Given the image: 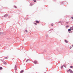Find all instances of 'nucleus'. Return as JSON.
Returning a JSON list of instances; mask_svg holds the SVG:
<instances>
[{
	"label": "nucleus",
	"mask_w": 73,
	"mask_h": 73,
	"mask_svg": "<svg viewBox=\"0 0 73 73\" xmlns=\"http://www.w3.org/2000/svg\"><path fill=\"white\" fill-rule=\"evenodd\" d=\"M2 61L3 62V64H4L5 65H7V62H6V61L3 60H2Z\"/></svg>",
	"instance_id": "1"
},
{
	"label": "nucleus",
	"mask_w": 73,
	"mask_h": 73,
	"mask_svg": "<svg viewBox=\"0 0 73 73\" xmlns=\"http://www.w3.org/2000/svg\"><path fill=\"white\" fill-rule=\"evenodd\" d=\"M72 46L73 47V45H72Z\"/></svg>",
	"instance_id": "36"
},
{
	"label": "nucleus",
	"mask_w": 73,
	"mask_h": 73,
	"mask_svg": "<svg viewBox=\"0 0 73 73\" xmlns=\"http://www.w3.org/2000/svg\"><path fill=\"white\" fill-rule=\"evenodd\" d=\"M46 37H48V35H46Z\"/></svg>",
	"instance_id": "34"
},
{
	"label": "nucleus",
	"mask_w": 73,
	"mask_h": 73,
	"mask_svg": "<svg viewBox=\"0 0 73 73\" xmlns=\"http://www.w3.org/2000/svg\"><path fill=\"white\" fill-rule=\"evenodd\" d=\"M52 30H53V29H50L49 31H52Z\"/></svg>",
	"instance_id": "13"
},
{
	"label": "nucleus",
	"mask_w": 73,
	"mask_h": 73,
	"mask_svg": "<svg viewBox=\"0 0 73 73\" xmlns=\"http://www.w3.org/2000/svg\"><path fill=\"white\" fill-rule=\"evenodd\" d=\"M64 67H65L66 68V65H63Z\"/></svg>",
	"instance_id": "12"
},
{
	"label": "nucleus",
	"mask_w": 73,
	"mask_h": 73,
	"mask_svg": "<svg viewBox=\"0 0 73 73\" xmlns=\"http://www.w3.org/2000/svg\"><path fill=\"white\" fill-rule=\"evenodd\" d=\"M69 72H70V73H73V71H72V70H71L70 69H69Z\"/></svg>",
	"instance_id": "3"
},
{
	"label": "nucleus",
	"mask_w": 73,
	"mask_h": 73,
	"mask_svg": "<svg viewBox=\"0 0 73 73\" xmlns=\"http://www.w3.org/2000/svg\"><path fill=\"white\" fill-rule=\"evenodd\" d=\"M51 26H53V24H51Z\"/></svg>",
	"instance_id": "29"
},
{
	"label": "nucleus",
	"mask_w": 73,
	"mask_h": 73,
	"mask_svg": "<svg viewBox=\"0 0 73 73\" xmlns=\"http://www.w3.org/2000/svg\"><path fill=\"white\" fill-rule=\"evenodd\" d=\"M3 69V67H0V70H2Z\"/></svg>",
	"instance_id": "14"
},
{
	"label": "nucleus",
	"mask_w": 73,
	"mask_h": 73,
	"mask_svg": "<svg viewBox=\"0 0 73 73\" xmlns=\"http://www.w3.org/2000/svg\"><path fill=\"white\" fill-rule=\"evenodd\" d=\"M8 17V14H5L4 15V17Z\"/></svg>",
	"instance_id": "5"
},
{
	"label": "nucleus",
	"mask_w": 73,
	"mask_h": 73,
	"mask_svg": "<svg viewBox=\"0 0 73 73\" xmlns=\"http://www.w3.org/2000/svg\"><path fill=\"white\" fill-rule=\"evenodd\" d=\"M69 27V25L66 26V28H68Z\"/></svg>",
	"instance_id": "25"
},
{
	"label": "nucleus",
	"mask_w": 73,
	"mask_h": 73,
	"mask_svg": "<svg viewBox=\"0 0 73 73\" xmlns=\"http://www.w3.org/2000/svg\"><path fill=\"white\" fill-rule=\"evenodd\" d=\"M71 29H69L68 30V32H70V31H71Z\"/></svg>",
	"instance_id": "10"
},
{
	"label": "nucleus",
	"mask_w": 73,
	"mask_h": 73,
	"mask_svg": "<svg viewBox=\"0 0 73 73\" xmlns=\"http://www.w3.org/2000/svg\"><path fill=\"white\" fill-rule=\"evenodd\" d=\"M71 19H73V17H71Z\"/></svg>",
	"instance_id": "32"
},
{
	"label": "nucleus",
	"mask_w": 73,
	"mask_h": 73,
	"mask_svg": "<svg viewBox=\"0 0 73 73\" xmlns=\"http://www.w3.org/2000/svg\"><path fill=\"white\" fill-rule=\"evenodd\" d=\"M46 50H44V52H46Z\"/></svg>",
	"instance_id": "28"
},
{
	"label": "nucleus",
	"mask_w": 73,
	"mask_h": 73,
	"mask_svg": "<svg viewBox=\"0 0 73 73\" xmlns=\"http://www.w3.org/2000/svg\"><path fill=\"white\" fill-rule=\"evenodd\" d=\"M25 32H27V33L28 32V30H25Z\"/></svg>",
	"instance_id": "24"
},
{
	"label": "nucleus",
	"mask_w": 73,
	"mask_h": 73,
	"mask_svg": "<svg viewBox=\"0 0 73 73\" xmlns=\"http://www.w3.org/2000/svg\"><path fill=\"white\" fill-rule=\"evenodd\" d=\"M61 69H62V68H63V66H62L61 67Z\"/></svg>",
	"instance_id": "22"
},
{
	"label": "nucleus",
	"mask_w": 73,
	"mask_h": 73,
	"mask_svg": "<svg viewBox=\"0 0 73 73\" xmlns=\"http://www.w3.org/2000/svg\"><path fill=\"white\" fill-rule=\"evenodd\" d=\"M35 22L36 23H40V22H39V21H37V20H36L35 21Z\"/></svg>",
	"instance_id": "8"
},
{
	"label": "nucleus",
	"mask_w": 73,
	"mask_h": 73,
	"mask_svg": "<svg viewBox=\"0 0 73 73\" xmlns=\"http://www.w3.org/2000/svg\"><path fill=\"white\" fill-rule=\"evenodd\" d=\"M34 63L35 64H36L37 63V62L36 60H35L34 62Z\"/></svg>",
	"instance_id": "6"
},
{
	"label": "nucleus",
	"mask_w": 73,
	"mask_h": 73,
	"mask_svg": "<svg viewBox=\"0 0 73 73\" xmlns=\"http://www.w3.org/2000/svg\"><path fill=\"white\" fill-rule=\"evenodd\" d=\"M70 49H72V47L71 46H70Z\"/></svg>",
	"instance_id": "31"
},
{
	"label": "nucleus",
	"mask_w": 73,
	"mask_h": 73,
	"mask_svg": "<svg viewBox=\"0 0 73 73\" xmlns=\"http://www.w3.org/2000/svg\"><path fill=\"white\" fill-rule=\"evenodd\" d=\"M15 70V71H16L17 70V66L16 65H15V67L14 68Z\"/></svg>",
	"instance_id": "2"
},
{
	"label": "nucleus",
	"mask_w": 73,
	"mask_h": 73,
	"mask_svg": "<svg viewBox=\"0 0 73 73\" xmlns=\"http://www.w3.org/2000/svg\"><path fill=\"white\" fill-rule=\"evenodd\" d=\"M23 72H24V70H23L20 71V73H23Z\"/></svg>",
	"instance_id": "9"
},
{
	"label": "nucleus",
	"mask_w": 73,
	"mask_h": 73,
	"mask_svg": "<svg viewBox=\"0 0 73 73\" xmlns=\"http://www.w3.org/2000/svg\"><path fill=\"white\" fill-rule=\"evenodd\" d=\"M70 29H71V30H72V31H73V26L71 27H70Z\"/></svg>",
	"instance_id": "7"
},
{
	"label": "nucleus",
	"mask_w": 73,
	"mask_h": 73,
	"mask_svg": "<svg viewBox=\"0 0 73 73\" xmlns=\"http://www.w3.org/2000/svg\"><path fill=\"white\" fill-rule=\"evenodd\" d=\"M65 3V1H63V2H60V4H64Z\"/></svg>",
	"instance_id": "4"
},
{
	"label": "nucleus",
	"mask_w": 73,
	"mask_h": 73,
	"mask_svg": "<svg viewBox=\"0 0 73 73\" xmlns=\"http://www.w3.org/2000/svg\"><path fill=\"white\" fill-rule=\"evenodd\" d=\"M5 58L6 59H8V57H5Z\"/></svg>",
	"instance_id": "27"
},
{
	"label": "nucleus",
	"mask_w": 73,
	"mask_h": 73,
	"mask_svg": "<svg viewBox=\"0 0 73 73\" xmlns=\"http://www.w3.org/2000/svg\"><path fill=\"white\" fill-rule=\"evenodd\" d=\"M9 39V38H7V39H8V40Z\"/></svg>",
	"instance_id": "35"
},
{
	"label": "nucleus",
	"mask_w": 73,
	"mask_h": 73,
	"mask_svg": "<svg viewBox=\"0 0 73 73\" xmlns=\"http://www.w3.org/2000/svg\"><path fill=\"white\" fill-rule=\"evenodd\" d=\"M14 7L15 8H17V7L16 6L14 5Z\"/></svg>",
	"instance_id": "20"
},
{
	"label": "nucleus",
	"mask_w": 73,
	"mask_h": 73,
	"mask_svg": "<svg viewBox=\"0 0 73 73\" xmlns=\"http://www.w3.org/2000/svg\"><path fill=\"white\" fill-rule=\"evenodd\" d=\"M3 33L2 32H0V35H2V34H3Z\"/></svg>",
	"instance_id": "23"
},
{
	"label": "nucleus",
	"mask_w": 73,
	"mask_h": 73,
	"mask_svg": "<svg viewBox=\"0 0 73 73\" xmlns=\"http://www.w3.org/2000/svg\"><path fill=\"white\" fill-rule=\"evenodd\" d=\"M34 24H35V25H37V23H34Z\"/></svg>",
	"instance_id": "18"
},
{
	"label": "nucleus",
	"mask_w": 73,
	"mask_h": 73,
	"mask_svg": "<svg viewBox=\"0 0 73 73\" xmlns=\"http://www.w3.org/2000/svg\"><path fill=\"white\" fill-rule=\"evenodd\" d=\"M29 61V59H28L26 61V62H28Z\"/></svg>",
	"instance_id": "15"
},
{
	"label": "nucleus",
	"mask_w": 73,
	"mask_h": 73,
	"mask_svg": "<svg viewBox=\"0 0 73 73\" xmlns=\"http://www.w3.org/2000/svg\"><path fill=\"white\" fill-rule=\"evenodd\" d=\"M66 24H68L69 23V22H66Z\"/></svg>",
	"instance_id": "30"
},
{
	"label": "nucleus",
	"mask_w": 73,
	"mask_h": 73,
	"mask_svg": "<svg viewBox=\"0 0 73 73\" xmlns=\"http://www.w3.org/2000/svg\"><path fill=\"white\" fill-rule=\"evenodd\" d=\"M70 68H73V66H70Z\"/></svg>",
	"instance_id": "19"
},
{
	"label": "nucleus",
	"mask_w": 73,
	"mask_h": 73,
	"mask_svg": "<svg viewBox=\"0 0 73 73\" xmlns=\"http://www.w3.org/2000/svg\"><path fill=\"white\" fill-rule=\"evenodd\" d=\"M69 70H67V72L68 73H69Z\"/></svg>",
	"instance_id": "26"
},
{
	"label": "nucleus",
	"mask_w": 73,
	"mask_h": 73,
	"mask_svg": "<svg viewBox=\"0 0 73 73\" xmlns=\"http://www.w3.org/2000/svg\"><path fill=\"white\" fill-rule=\"evenodd\" d=\"M33 1L34 3H36V0H33Z\"/></svg>",
	"instance_id": "16"
},
{
	"label": "nucleus",
	"mask_w": 73,
	"mask_h": 73,
	"mask_svg": "<svg viewBox=\"0 0 73 73\" xmlns=\"http://www.w3.org/2000/svg\"><path fill=\"white\" fill-rule=\"evenodd\" d=\"M68 33H72V31H68Z\"/></svg>",
	"instance_id": "21"
},
{
	"label": "nucleus",
	"mask_w": 73,
	"mask_h": 73,
	"mask_svg": "<svg viewBox=\"0 0 73 73\" xmlns=\"http://www.w3.org/2000/svg\"><path fill=\"white\" fill-rule=\"evenodd\" d=\"M65 42H66V43H67V44H68V41H67L66 40H65Z\"/></svg>",
	"instance_id": "11"
},
{
	"label": "nucleus",
	"mask_w": 73,
	"mask_h": 73,
	"mask_svg": "<svg viewBox=\"0 0 73 73\" xmlns=\"http://www.w3.org/2000/svg\"><path fill=\"white\" fill-rule=\"evenodd\" d=\"M33 5V3H30V5L32 6V5Z\"/></svg>",
	"instance_id": "17"
},
{
	"label": "nucleus",
	"mask_w": 73,
	"mask_h": 73,
	"mask_svg": "<svg viewBox=\"0 0 73 73\" xmlns=\"http://www.w3.org/2000/svg\"><path fill=\"white\" fill-rule=\"evenodd\" d=\"M58 23H61V21H59Z\"/></svg>",
	"instance_id": "33"
}]
</instances>
